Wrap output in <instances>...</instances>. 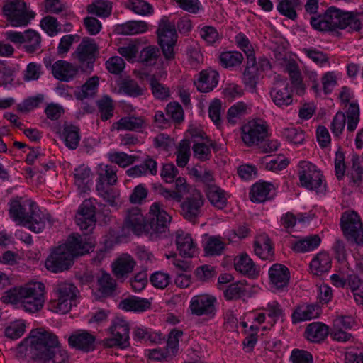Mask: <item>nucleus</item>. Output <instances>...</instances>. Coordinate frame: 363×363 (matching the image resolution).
<instances>
[{"instance_id": "f257e3e1", "label": "nucleus", "mask_w": 363, "mask_h": 363, "mask_svg": "<svg viewBox=\"0 0 363 363\" xmlns=\"http://www.w3.org/2000/svg\"><path fill=\"white\" fill-rule=\"evenodd\" d=\"M170 187H164L160 183L153 186L155 194L163 196L167 201L181 202V214L189 222H196L201 216L205 199L200 190L189 185V183H172Z\"/></svg>"}, {"instance_id": "f03ea898", "label": "nucleus", "mask_w": 363, "mask_h": 363, "mask_svg": "<svg viewBox=\"0 0 363 363\" xmlns=\"http://www.w3.org/2000/svg\"><path fill=\"white\" fill-rule=\"evenodd\" d=\"M45 286L41 282H30L15 286L5 291L1 298L5 303H21L23 308L29 313L42 309L45 303Z\"/></svg>"}, {"instance_id": "7ed1b4c3", "label": "nucleus", "mask_w": 363, "mask_h": 363, "mask_svg": "<svg viewBox=\"0 0 363 363\" xmlns=\"http://www.w3.org/2000/svg\"><path fill=\"white\" fill-rule=\"evenodd\" d=\"M310 22L314 29L323 32H333L346 28L352 31H359L362 28L357 13L345 12L334 6L328 8L323 15L312 16Z\"/></svg>"}, {"instance_id": "20e7f679", "label": "nucleus", "mask_w": 363, "mask_h": 363, "mask_svg": "<svg viewBox=\"0 0 363 363\" xmlns=\"http://www.w3.org/2000/svg\"><path fill=\"white\" fill-rule=\"evenodd\" d=\"M53 291L57 298L49 303L52 311L65 314L70 311L73 305H76L79 291L72 283L59 282L54 286Z\"/></svg>"}, {"instance_id": "39448f33", "label": "nucleus", "mask_w": 363, "mask_h": 363, "mask_svg": "<svg viewBox=\"0 0 363 363\" xmlns=\"http://www.w3.org/2000/svg\"><path fill=\"white\" fill-rule=\"evenodd\" d=\"M30 338L33 359L40 362L59 346L57 337L43 329L32 330Z\"/></svg>"}, {"instance_id": "423d86ee", "label": "nucleus", "mask_w": 363, "mask_h": 363, "mask_svg": "<svg viewBox=\"0 0 363 363\" xmlns=\"http://www.w3.org/2000/svg\"><path fill=\"white\" fill-rule=\"evenodd\" d=\"M98 54V47L94 40L85 37L72 54V57L78 62L79 67L83 72H91Z\"/></svg>"}, {"instance_id": "0eeeda50", "label": "nucleus", "mask_w": 363, "mask_h": 363, "mask_svg": "<svg viewBox=\"0 0 363 363\" xmlns=\"http://www.w3.org/2000/svg\"><path fill=\"white\" fill-rule=\"evenodd\" d=\"M157 34L158 43L164 56L167 60L173 59L174 57V46L177 38L174 23L163 17L159 23Z\"/></svg>"}, {"instance_id": "6e6552de", "label": "nucleus", "mask_w": 363, "mask_h": 363, "mask_svg": "<svg viewBox=\"0 0 363 363\" xmlns=\"http://www.w3.org/2000/svg\"><path fill=\"white\" fill-rule=\"evenodd\" d=\"M341 230L345 238L357 245H363V225L354 211H345L340 219Z\"/></svg>"}, {"instance_id": "1a4fd4ad", "label": "nucleus", "mask_w": 363, "mask_h": 363, "mask_svg": "<svg viewBox=\"0 0 363 363\" xmlns=\"http://www.w3.org/2000/svg\"><path fill=\"white\" fill-rule=\"evenodd\" d=\"M74 257L66 245H60L52 249L45 260V267L54 273L68 270L74 263Z\"/></svg>"}, {"instance_id": "9d476101", "label": "nucleus", "mask_w": 363, "mask_h": 363, "mask_svg": "<svg viewBox=\"0 0 363 363\" xmlns=\"http://www.w3.org/2000/svg\"><path fill=\"white\" fill-rule=\"evenodd\" d=\"M3 12L13 26H26L35 16L34 12L27 9L26 3L22 0L8 2L4 6Z\"/></svg>"}, {"instance_id": "9b49d317", "label": "nucleus", "mask_w": 363, "mask_h": 363, "mask_svg": "<svg viewBox=\"0 0 363 363\" xmlns=\"http://www.w3.org/2000/svg\"><path fill=\"white\" fill-rule=\"evenodd\" d=\"M112 335L111 338L104 340V345L106 347L117 346L121 349H125L130 346L129 342V325L123 319L116 318L109 328Z\"/></svg>"}, {"instance_id": "f8f14e48", "label": "nucleus", "mask_w": 363, "mask_h": 363, "mask_svg": "<svg viewBox=\"0 0 363 363\" xmlns=\"http://www.w3.org/2000/svg\"><path fill=\"white\" fill-rule=\"evenodd\" d=\"M171 221V216L160 207L158 203H154L150 209L147 222V233L152 235L166 232Z\"/></svg>"}, {"instance_id": "ddd939ff", "label": "nucleus", "mask_w": 363, "mask_h": 363, "mask_svg": "<svg viewBox=\"0 0 363 363\" xmlns=\"http://www.w3.org/2000/svg\"><path fill=\"white\" fill-rule=\"evenodd\" d=\"M242 140L248 146L259 145L268 135L267 125L259 119L249 121L242 126Z\"/></svg>"}, {"instance_id": "4468645a", "label": "nucleus", "mask_w": 363, "mask_h": 363, "mask_svg": "<svg viewBox=\"0 0 363 363\" xmlns=\"http://www.w3.org/2000/svg\"><path fill=\"white\" fill-rule=\"evenodd\" d=\"M75 221L86 235L92 232L96 222V207L90 200H84L79 206L75 216Z\"/></svg>"}, {"instance_id": "2eb2a0df", "label": "nucleus", "mask_w": 363, "mask_h": 363, "mask_svg": "<svg viewBox=\"0 0 363 363\" xmlns=\"http://www.w3.org/2000/svg\"><path fill=\"white\" fill-rule=\"evenodd\" d=\"M270 96L274 104L279 107L288 106L292 103V94L289 90L286 78L279 75L274 77Z\"/></svg>"}, {"instance_id": "dca6fc26", "label": "nucleus", "mask_w": 363, "mask_h": 363, "mask_svg": "<svg viewBox=\"0 0 363 363\" xmlns=\"http://www.w3.org/2000/svg\"><path fill=\"white\" fill-rule=\"evenodd\" d=\"M62 245H66L69 252H72V255L75 257L89 253L94 247V240L89 235H86V232H84L83 235L78 233H72Z\"/></svg>"}, {"instance_id": "f3484780", "label": "nucleus", "mask_w": 363, "mask_h": 363, "mask_svg": "<svg viewBox=\"0 0 363 363\" xmlns=\"http://www.w3.org/2000/svg\"><path fill=\"white\" fill-rule=\"evenodd\" d=\"M216 298L208 294L194 296L191 301L190 309L191 313L198 316L207 315L213 317L216 313L215 303Z\"/></svg>"}, {"instance_id": "a211bd4d", "label": "nucleus", "mask_w": 363, "mask_h": 363, "mask_svg": "<svg viewBox=\"0 0 363 363\" xmlns=\"http://www.w3.org/2000/svg\"><path fill=\"white\" fill-rule=\"evenodd\" d=\"M28 205L30 206V213L23 223L24 225L27 226L35 233H39L44 229L45 220H47L50 225L53 224L54 220L51 218V216L49 214L41 215L38 206L33 201H28Z\"/></svg>"}, {"instance_id": "6ab92c4d", "label": "nucleus", "mask_w": 363, "mask_h": 363, "mask_svg": "<svg viewBox=\"0 0 363 363\" xmlns=\"http://www.w3.org/2000/svg\"><path fill=\"white\" fill-rule=\"evenodd\" d=\"M125 227L137 235L147 233V222L138 208L129 209L124 221Z\"/></svg>"}, {"instance_id": "aec40b11", "label": "nucleus", "mask_w": 363, "mask_h": 363, "mask_svg": "<svg viewBox=\"0 0 363 363\" xmlns=\"http://www.w3.org/2000/svg\"><path fill=\"white\" fill-rule=\"evenodd\" d=\"M79 66L65 60H57L52 66V73L55 78L62 81L69 82L72 80L79 72Z\"/></svg>"}, {"instance_id": "412c9836", "label": "nucleus", "mask_w": 363, "mask_h": 363, "mask_svg": "<svg viewBox=\"0 0 363 363\" xmlns=\"http://www.w3.org/2000/svg\"><path fill=\"white\" fill-rule=\"evenodd\" d=\"M94 342V336L86 331H77L72 334L68 339L71 347L84 352L93 350Z\"/></svg>"}, {"instance_id": "4be33fe9", "label": "nucleus", "mask_w": 363, "mask_h": 363, "mask_svg": "<svg viewBox=\"0 0 363 363\" xmlns=\"http://www.w3.org/2000/svg\"><path fill=\"white\" fill-rule=\"evenodd\" d=\"M272 284L277 289H282L288 286L290 279L289 269L281 264H273L269 270Z\"/></svg>"}, {"instance_id": "5701e85b", "label": "nucleus", "mask_w": 363, "mask_h": 363, "mask_svg": "<svg viewBox=\"0 0 363 363\" xmlns=\"http://www.w3.org/2000/svg\"><path fill=\"white\" fill-rule=\"evenodd\" d=\"M299 182H322L323 172L315 164L308 161L298 164Z\"/></svg>"}, {"instance_id": "b1692460", "label": "nucleus", "mask_w": 363, "mask_h": 363, "mask_svg": "<svg viewBox=\"0 0 363 363\" xmlns=\"http://www.w3.org/2000/svg\"><path fill=\"white\" fill-rule=\"evenodd\" d=\"M218 73L216 70H203L199 74V77L195 85L201 92H209L218 84Z\"/></svg>"}, {"instance_id": "393cba45", "label": "nucleus", "mask_w": 363, "mask_h": 363, "mask_svg": "<svg viewBox=\"0 0 363 363\" xmlns=\"http://www.w3.org/2000/svg\"><path fill=\"white\" fill-rule=\"evenodd\" d=\"M135 265L133 258L123 254L112 264L113 272L118 279H122L131 273Z\"/></svg>"}, {"instance_id": "a878e982", "label": "nucleus", "mask_w": 363, "mask_h": 363, "mask_svg": "<svg viewBox=\"0 0 363 363\" xmlns=\"http://www.w3.org/2000/svg\"><path fill=\"white\" fill-rule=\"evenodd\" d=\"M176 245L181 256L192 257L196 251V245L190 235L182 230L176 233Z\"/></svg>"}, {"instance_id": "bb28decb", "label": "nucleus", "mask_w": 363, "mask_h": 363, "mask_svg": "<svg viewBox=\"0 0 363 363\" xmlns=\"http://www.w3.org/2000/svg\"><path fill=\"white\" fill-rule=\"evenodd\" d=\"M206 195L210 203L218 209H223L227 205L226 193L216 184H208Z\"/></svg>"}, {"instance_id": "cd10ccee", "label": "nucleus", "mask_w": 363, "mask_h": 363, "mask_svg": "<svg viewBox=\"0 0 363 363\" xmlns=\"http://www.w3.org/2000/svg\"><path fill=\"white\" fill-rule=\"evenodd\" d=\"M234 266L238 272L250 277H255L259 274V269L247 254L236 257L234 259Z\"/></svg>"}, {"instance_id": "c85d7f7f", "label": "nucleus", "mask_w": 363, "mask_h": 363, "mask_svg": "<svg viewBox=\"0 0 363 363\" xmlns=\"http://www.w3.org/2000/svg\"><path fill=\"white\" fill-rule=\"evenodd\" d=\"M272 183H255L250 189V199L254 203H262L272 198Z\"/></svg>"}, {"instance_id": "c756f323", "label": "nucleus", "mask_w": 363, "mask_h": 363, "mask_svg": "<svg viewBox=\"0 0 363 363\" xmlns=\"http://www.w3.org/2000/svg\"><path fill=\"white\" fill-rule=\"evenodd\" d=\"M115 183H98L96 191L99 195L109 203L111 206L116 207L119 203V191L113 186Z\"/></svg>"}, {"instance_id": "7c9ffc66", "label": "nucleus", "mask_w": 363, "mask_h": 363, "mask_svg": "<svg viewBox=\"0 0 363 363\" xmlns=\"http://www.w3.org/2000/svg\"><path fill=\"white\" fill-rule=\"evenodd\" d=\"M150 305L146 298L131 296L121 301L118 307L125 311L142 312L150 308Z\"/></svg>"}, {"instance_id": "2f4dec72", "label": "nucleus", "mask_w": 363, "mask_h": 363, "mask_svg": "<svg viewBox=\"0 0 363 363\" xmlns=\"http://www.w3.org/2000/svg\"><path fill=\"white\" fill-rule=\"evenodd\" d=\"M98 291L104 297L111 296L116 289V280L110 274L101 272L96 275Z\"/></svg>"}, {"instance_id": "473e14b6", "label": "nucleus", "mask_w": 363, "mask_h": 363, "mask_svg": "<svg viewBox=\"0 0 363 363\" xmlns=\"http://www.w3.org/2000/svg\"><path fill=\"white\" fill-rule=\"evenodd\" d=\"M330 268L331 259L329 255L325 252L318 253L310 264L311 272L316 276H320L327 272Z\"/></svg>"}, {"instance_id": "72a5a7b5", "label": "nucleus", "mask_w": 363, "mask_h": 363, "mask_svg": "<svg viewBox=\"0 0 363 363\" xmlns=\"http://www.w3.org/2000/svg\"><path fill=\"white\" fill-rule=\"evenodd\" d=\"M320 308L318 305L298 306L292 314L293 323L309 320L318 317Z\"/></svg>"}, {"instance_id": "f704fd0d", "label": "nucleus", "mask_w": 363, "mask_h": 363, "mask_svg": "<svg viewBox=\"0 0 363 363\" xmlns=\"http://www.w3.org/2000/svg\"><path fill=\"white\" fill-rule=\"evenodd\" d=\"M305 333L308 340L319 342L327 337L328 328L321 323H312L307 326Z\"/></svg>"}, {"instance_id": "c9c22d12", "label": "nucleus", "mask_w": 363, "mask_h": 363, "mask_svg": "<svg viewBox=\"0 0 363 363\" xmlns=\"http://www.w3.org/2000/svg\"><path fill=\"white\" fill-rule=\"evenodd\" d=\"M144 76L150 84L152 94L155 98L164 100L169 96V88L160 83L155 75L145 74Z\"/></svg>"}, {"instance_id": "e433bc0d", "label": "nucleus", "mask_w": 363, "mask_h": 363, "mask_svg": "<svg viewBox=\"0 0 363 363\" xmlns=\"http://www.w3.org/2000/svg\"><path fill=\"white\" fill-rule=\"evenodd\" d=\"M99 77L94 76L90 78L87 82L82 86V87L75 91L74 94L77 99L83 100L89 97H93L98 89Z\"/></svg>"}, {"instance_id": "4c0bfd02", "label": "nucleus", "mask_w": 363, "mask_h": 363, "mask_svg": "<svg viewBox=\"0 0 363 363\" xmlns=\"http://www.w3.org/2000/svg\"><path fill=\"white\" fill-rule=\"evenodd\" d=\"M321 239L318 235H312L296 242L293 250L297 252H305L313 250L320 244Z\"/></svg>"}, {"instance_id": "58836bf2", "label": "nucleus", "mask_w": 363, "mask_h": 363, "mask_svg": "<svg viewBox=\"0 0 363 363\" xmlns=\"http://www.w3.org/2000/svg\"><path fill=\"white\" fill-rule=\"evenodd\" d=\"M147 23L143 21H130L120 26V33L125 35L145 33L147 30Z\"/></svg>"}, {"instance_id": "ea45409f", "label": "nucleus", "mask_w": 363, "mask_h": 363, "mask_svg": "<svg viewBox=\"0 0 363 363\" xmlns=\"http://www.w3.org/2000/svg\"><path fill=\"white\" fill-rule=\"evenodd\" d=\"M79 129L74 125L65 126L63 130V136L65 145L71 150L76 149L80 140Z\"/></svg>"}, {"instance_id": "a19ab883", "label": "nucleus", "mask_w": 363, "mask_h": 363, "mask_svg": "<svg viewBox=\"0 0 363 363\" xmlns=\"http://www.w3.org/2000/svg\"><path fill=\"white\" fill-rule=\"evenodd\" d=\"M96 104L100 112V118L103 121L108 120L113 116V101L109 96L104 95L96 101Z\"/></svg>"}, {"instance_id": "79ce46f5", "label": "nucleus", "mask_w": 363, "mask_h": 363, "mask_svg": "<svg viewBox=\"0 0 363 363\" xmlns=\"http://www.w3.org/2000/svg\"><path fill=\"white\" fill-rule=\"evenodd\" d=\"M111 4L106 0H96L87 6L89 13L95 14L99 17H108L111 12Z\"/></svg>"}, {"instance_id": "37998d69", "label": "nucleus", "mask_w": 363, "mask_h": 363, "mask_svg": "<svg viewBox=\"0 0 363 363\" xmlns=\"http://www.w3.org/2000/svg\"><path fill=\"white\" fill-rule=\"evenodd\" d=\"M301 4V0H279L277 10L282 15L294 20L296 16V8Z\"/></svg>"}, {"instance_id": "c03bdc74", "label": "nucleus", "mask_w": 363, "mask_h": 363, "mask_svg": "<svg viewBox=\"0 0 363 363\" xmlns=\"http://www.w3.org/2000/svg\"><path fill=\"white\" fill-rule=\"evenodd\" d=\"M29 213L30 211L27 212L24 206L18 200H13L10 202L9 214L14 221L23 224Z\"/></svg>"}, {"instance_id": "a18cd8bd", "label": "nucleus", "mask_w": 363, "mask_h": 363, "mask_svg": "<svg viewBox=\"0 0 363 363\" xmlns=\"http://www.w3.org/2000/svg\"><path fill=\"white\" fill-rule=\"evenodd\" d=\"M41 38L35 30L29 29L24 32V48L29 53H33L40 48Z\"/></svg>"}, {"instance_id": "49530a36", "label": "nucleus", "mask_w": 363, "mask_h": 363, "mask_svg": "<svg viewBox=\"0 0 363 363\" xmlns=\"http://www.w3.org/2000/svg\"><path fill=\"white\" fill-rule=\"evenodd\" d=\"M262 245L260 241H255L254 243L255 252L262 259H267L273 255V248L271 240L268 236L262 238Z\"/></svg>"}, {"instance_id": "de8ad7c7", "label": "nucleus", "mask_w": 363, "mask_h": 363, "mask_svg": "<svg viewBox=\"0 0 363 363\" xmlns=\"http://www.w3.org/2000/svg\"><path fill=\"white\" fill-rule=\"evenodd\" d=\"M125 6L134 13L141 16H146L153 13L152 6L143 0L129 1L125 3Z\"/></svg>"}, {"instance_id": "09e8293b", "label": "nucleus", "mask_w": 363, "mask_h": 363, "mask_svg": "<svg viewBox=\"0 0 363 363\" xmlns=\"http://www.w3.org/2000/svg\"><path fill=\"white\" fill-rule=\"evenodd\" d=\"M243 60V56L240 52H225L220 56L221 65L225 67H232L240 65Z\"/></svg>"}, {"instance_id": "8fccbe9b", "label": "nucleus", "mask_w": 363, "mask_h": 363, "mask_svg": "<svg viewBox=\"0 0 363 363\" xmlns=\"http://www.w3.org/2000/svg\"><path fill=\"white\" fill-rule=\"evenodd\" d=\"M160 50L155 46H147L143 48L140 54V61L145 65H154L160 56Z\"/></svg>"}, {"instance_id": "3c124183", "label": "nucleus", "mask_w": 363, "mask_h": 363, "mask_svg": "<svg viewBox=\"0 0 363 363\" xmlns=\"http://www.w3.org/2000/svg\"><path fill=\"white\" fill-rule=\"evenodd\" d=\"M41 363H69V357L67 352L59 345Z\"/></svg>"}, {"instance_id": "603ef678", "label": "nucleus", "mask_w": 363, "mask_h": 363, "mask_svg": "<svg viewBox=\"0 0 363 363\" xmlns=\"http://www.w3.org/2000/svg\"><path fill=\"white\" fill-rule=\"evenodd\" d=\"M143 123V119L136 117H124L117 123L118 129L128 130H136L142 127Z\"/></svg>"}, {"instance_id": "864d4df0", "label": "nucleus", "mask_w": 363, "mask_h": 363, "mask_svg": "<svg viewBox=\"0 0 363 363\" xmlns=\"http://www.w3.org/2000/svg\"><path fill=\"white\" fill-rule=\"evenodd\" d=\"M121 90L125 94L136 97L143 94V89L133 79H125L121 84Z\"/></svg>"}, {"instance_id": "5fc2aeb1", "label": "nucleus", "mask_w": 363, "mask_h": 363, "mask_svg": "<svg viewBox=\"0 0 363 363\" xmlns=\"http://www.w3.org/2000/svg\"><path fill=\"white\" fill-rule=\"evenodd\" d=\"M40 26L50 36L55 35L60 30L57 18L50 16L42 19Z\"/></svg>"}, {"instance_id": "6e6d98bb", "label": "nucleus", "mask_w": 363, "mask_h": 363, "mask_svg": "<svg viewBox=\"0 0 363 363\" xmlns=\"http://www.w3.org/2000/svg\"><path fill=\"white\" fill-rule=\"evenodd\" d=\"M80 37L78 35H64L60 41L57 47V54L59 55H64L67 54L72 45L74 41L78 42Z\"/></svg>"}, {"instance_id": "4d7b16f0", "label": "nucleus", "mask_w": 363, "mask_h": 363, "mask_svg": "<svg viewBox=\"0 0 363 363\" xmlns=\"http://www.w3.org/2000/svg\"><path fill=\"white\" fill-rule=\"evenodd\" d=\"M182 330H172L169 334L167 345L165 347L166 351L169 352L170 356H174L178 350L179 337L182 335Z\"/></svg>"}, {"instance_id": "13d9d810", "label": "nucleus", "mask_w": 363, "mask_h": 363, "mask_svg": "<svg viewBox=\"0 0 363 363\" xmlns=\"http://www.w3.org/2000/svg\"><path fill=\"white\" fill-rule=\"evenodd\" d=\"M224 248L223 242L217 238H210L205 245V252L208 255H220Z\"/></svg>"}, {"instance_id": "bf43d9fd", "label": "nucleus", "mask_w": 363, "mask_h": 363, "mask_svg": "<svg viewBox=\"0 0 363 363\" xmlns=\"http://www.w3.org/2000/svg\"><path fill=\"white\" fill-rule=\"evenodd\" d=\"M98 174L99 182H117L116 170L111 166L99 165Z\"/></svg>"}, {"instance_id": "052dcab7", "label": "nucleus", "mask_w": 363, "mask_h": 363, "mask_svg": "<svg viewBox=\"0 0 363 363\" xmlns=\"http://www.w3.org/2000/svg\"><path fill=\"white\" fill-rule=\"evenodd\" d=\"M108 157L111 162L117 164L121 167H125L135 161L133 156L122 152L109 154Z\"/></svg>"}, {"instance_id": "680f3d73", "label": "nucleus", "mask_w": 363, "mask_h": 363, "mask_svg": "<svg viewBox=\"0 0 363 363\" xmlns=\"http://www.w3.org/2000/svg\"><path fill=\"white\" fill-rule=\"evenodd\" d=\"M346 116L345 114L342 111H338L331 123V131L335 136H339L345 126Z\"/></svg>"}, {"instance_id": "e2e57ef3", "label": "nucleus", "mask_w": 363, "mask_h": 363, "mask_svg": "<svg viewBox=\"0 0 363 363\" xmlns=\"http://www.w3.org/2000/svg\"><path fill=\"white\" fill-rule=\"evenodd\" d=\"M167 114L176 123H181L184 120V111L182 106L177 102L169 103L167 106Z\"/></svg>"}, {"instance_id": "0e129e2a", "label": "nucleus", "mask_w": 363, "mask_h": 363, "mask_svg": "<svg viewBox=\"0 0 363 363\" xmlns=\"http://www.w3.org/2000/svg\"><path fill=\"white\" fill-rule=\"evenodd\" d=\"M150 281L155 287L164 289L169 284L170 277L167 273L156 272L150 276Z\"/></svg>"}, {"instance_id": "69168bd1", "label": "nucleus", "mask_w": 363, "mask_h": 363, "mask_svg": "<svg viewBox=\"0 0 363 363\" xmlns=\"http://www.w3.org/2000/svg\"><path fill=\"white\" fill-rule=\"evenodd\" d=\"M194 274L198 280L207 281L216 275L215 268L205 264L197 267Z\"/></svg>"}, {"instance_id": "338daca9", "label": "nucleus", "mask_w": 363, "mask_h": 363, "mask_svg": "<svg viewBox=\"0 0 363 363\" xmlns=\"http://www.w3.org/2000/svg\"><path fill=\"white\" fill-rule=\"evenodd\" d=\"M106 68L108 70L113 74H119L122 72L125 67V62L122 57H111L106 62Z\"/></svg>"}, {"instance_id": "774afa93", "label": "nucleus", "mask_w": 363, "mask_h": 363, "mask_svg": "<svg viewBox=\"0 0 363 363\" xmlns=\"http://www.w3.org/2000/svg\"><path fill=\"white\" fill-rule=\"evenodd\" d=\"M293 363H312V355L306 351L294 350L291 355Z\"/></svg>"}]
</instances>
